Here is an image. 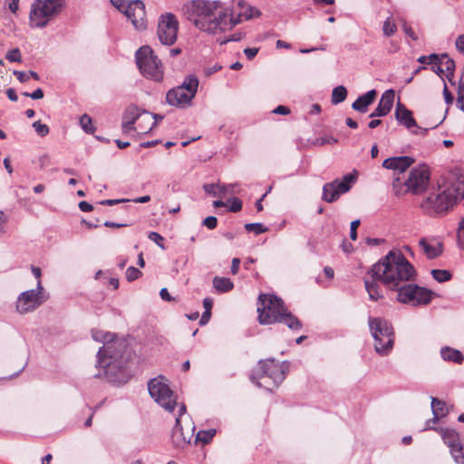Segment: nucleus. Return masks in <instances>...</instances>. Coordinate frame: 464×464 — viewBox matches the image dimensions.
I'll return each mask as SVG.
<instances>
[{"mask_svg": "<svg viewBox=\"0 0 464 464\" xmlns=\"http://www.w3.org/2000/svg\"><path fill=\"white\" fill-rule=\"evenodd\" d=\"M5 58L9 62H21V53L18 48H14L7 52Z\"/></svg>", "mask_w": 464, "mask_h": 464, "instance_id": "44", "label": "nucleus"}, {"mask_svg": "<svg viewBox=\"0 0 464 464\" xmlns=\"http://www.w3.org/2000/svg\"><path fill=\"white\" fill-rule=\"evenodd\" d=\"M441 358L446 362H451L458 364L462 363L464 356L462 353L450 346H444L440 349Z\"/></svg>", "mask_w": 464, "mask_h": 464, "instance_id": "26", "label": "nucleus"}, {"mask_svg": "<svg viewBox=\"0 0 464 464\" xmlns=\"http://www.w3.org/2000/svg\"><path fill=\"white\" fill-rule=\"evenodd\" d=\"M347 97V90L344 86L339 85L332 92L331 102L334 105L343 102Z\"/></svg>", "mask_w": 464, "mask_h": 464, "instance_id": "33", "label": "nucleus"}, {"mask_svg": "<svg viewBox=\"0 0 464 464\" xmlns=\"http://www.w3.org/2000/svg\"><path fill=\"white\" fill-rule=\"evenodd\" d=\"M96 367L102 368V372L95 373L94 376L104 375L111 382L125 383L130 377L127 359H123L122 355L119 356L118 353L103 356L102 349H99Z\"/></svg>", "mask_w": 464, "mask_h": 464, "instance_id": "5", "label": "nucleus"}, {"mask_svg": "<svg viewBox=\"0 0 464 464\" xmlns=\"http://www.w3.org/2000/svg\"><path fill=\"white\" fill-rule=\"evenodd\" d=\"M455 46L458 52L464 55V34H460L457 37Z\"/></svg>", "mask_w": 464, "mask_h": 464, "instance_id": "51", "label": "nucleus"}, {"mask_svg": "<svg viewBox=\"0 0 464 464\" xmlns=\"http://www.w3.org/2000/svg\"><path fill=\"white\" fill-rule=\"evenodd\" d=\"M402 29H403L405 34H407L411 40H413V41L418 40L417 34L413 32L411 27L409 26L406 23L403 24Z\"/></svg>", "mask_w": 464, "mask_h": 464, "instance_id": "52", "label": "nucleus"}, {"mask_svg": "<svg viewBox=\"0 0 464 464\" xmlns=\"http://www.w3.org/2000/svg\"><path fill=\"white\" fill-rule=\"evenodd\" d=\"M103 334H104V332L101 331V330H92V336L93 340H95L96 342L102 343H103V339H104Z\"/></svg>", "mask_w": 464, "mask_h": 464, "instance_id": "57", "label": "nucleus"}, {"mask_svg": "<svg viewBox=\"0 0 464 464\" xmlns=\"http://www.w3.org/2000/svg\"><path fill=\"white\" fill-rule=\"evenodd\" d=\"M80 125L84 132L92 134L95 131V127L92 124V120L88 114H83L80 118Z\"/></svg>", "mask_w": 464, "mask_h": 464, "instance_id": "37", "label": "nucleus"}, {"mask_svg": "<svg viewBox=\"0 0 464 464\" xmlns=\"http://www.w3.org/2000/svg\"><path fill=\"white\" fill-rule=\"evenodd\" d=\"M429 63L431 64V70L439 75L442 82L445 80L443 78L444 69L442 68V64L440 63V55L436 53H431L429 55Z\"/></svg>", "mask_w": 464, "mask_h": 464, "instance_id": "34", "label": "nucleus"}, {"mask_svg": "<svg viewBox=\"0 0 464 464\" xmlns=\"http://www.w3.org/2000/svg\"><path fill=\"white\" fill-rule=\"evenodd\" d=\"M24 96L25 97H30L34 100H38V99H42L44 97V92L41 88H37L35 91H34L33 92H24L22 93Z\"/></svg>", "mask_w": 464, "mask_h": 464, "instance_id": "47", "label": "nucleus"}, {"mask_svg": "<svg viewBox=\"0 0 464 464\" xmlns=\"http://www.w3.org/2000/svg\"><path fill=\"white\" fill-rule=\"evenodd\" d=\"M377 96L375 90L368 91L366 93L359 96L355 102L352 104V108L359 112L364 113L368 110V106L371 105Z\"/></svg>", "mask_w": 464, "mask_h": 464, "instance_id": "24", "label": "nucleus"}, {"mask_svg": "<svg viewBox=\"0 0 464 464\" xmlns=\"http://www.w3.org/2000/svg\"><path fill=\"white\" fill-rule=\"evenodd\" d=\"M215 434H216L215 429H210V430H199L196 435L195 441L196 442L200 441L203 444H207L211 441V440L213 439Z\"/></svg>", "mask_w": 464, "mask_h": 464, "instance_id": "36", "label": "nucleus"}, {"mask_svg": "<svg viewBox=\"0 0 464 464\" xmlns=\"http://www.w3.org/2000/svg\"><path fill=\"white\" fill-rule=\"evenodd\" d=\"M414 159L409 156H399L386 159L382 162V167L387 169H392L399 174L405 172L413 163Z\"/></svg>", "mask_w": 464, "mask_h": 464, "instance_id": "21", "label": "nucleus"}, {"mask_svg": "<svg viewBox=\"0 0 464 464\" xmlns=\"http://www.w3.org/2000/svg\"><path fill=\"white\" fill-rule=\"evenodd\" d=\"M130 199H128V198H121V199H104V200H102L100 202L101 205H103V206H114V205H117L119 203H123V202H130Z\"/></svg>", "mask_w": 464, "mask_h": 464, "instance_id": "50", "label": "nucleus"}, {"mask_svg": "<svg viewBox=\"0 0 464 464\" xmlns=\"http://www.w3.org/2000/svg\"><path fill=\"white\" fill-rule=\"evenodd\" d=\"M211 317V312L209 311H204V313L202 314L201 317H200V320H199V324L200 325H205L208 323L209 319Z\"/></svg>", "mask_w": 464, "mask_h": 464, "instance_id": "63", "label": "nucleus"}, {"mask_svg": "<svg viewBox=\"0 0 464 464\" xmlns=\"http://www.w3.org/2000/svg\"><path fill=\"white\" fill-rule=\"evenodd\" d=\"M213 286L218 293H227L234 288V284L229 278L215 276L213 278Z\"/></svg>", "mask_w": 464, "mask_h": 464, "instance_id": "28", "label": "nucleus"}, {"mask_svg": "<svg viewBox=\"0 0 464 464\" xmlns=\"http://www.w3.org/2000/svg\"><path fill=\"white\" fill-rule=\"evenodd\" d=\"M242 208V201L237 198H232L229 211L231 212H238Z\"/></svg>", "mask_w": 464, "mask_h": 464, "instance_id": "46", "label": "nucleus"}, {"mask_svg": "<svg viewBox=\"0 0 464 464\" xmlns=\"http://www.w3.org/2000/svg\"><path fill=\"white\" fill-rule=\"evenodd\" d=\"M290 362H276L275 359L260 360L250 374V380L258 387L268 391L277 388L289 372Z\"/></svg>", "mask_w": 464, "mask_h": 464, "instance_id": "4", "label": "nucleus"}, {"mask_svg": "<svg viewBox=\"0 0 464 464\" xmlns=\"http://www.w3.org/2000/svg\"><path fill=\"white\" fill-rule=\"evenodd\" d=\"M443 83H444L443 96H444V99H445V102L447 104H451L453 102V100H454L453 95L449 91L446 82H444Z\"/></svg>", "mask_w": 464, "mask_h": 464, "instance_id": "53", "label": "nucleus"}, {"mask_svg": "<svg viewBox=\"0 0 464 464\" xmlns=\"http://www.w3.org/2000/svg\"><path fill=\"white\" fill-rule=\"evenodd\" d=\"M79 208L83 212H90L93 209V207L92 204L88 203L87 201H81L79 203Z\"/></svg>", "mask_w": 464, "mask_h": 464, "instance_id": "62", "label": "nucleus"}, {"mask_svg": "<svg viewBox=\"0 0 464 464\" xmlns=\"http://www.w3.org/2000/svg\"><path fill=\"white\" fill-rule=\"evenodd\" d=\"M195 96L193 93L187 92L177 86L167 92L166 102L171 106L185 108L191 104Z\"/></svg>", "mask_w": 464, "mask_h": 464, "instance_id": "19", "label": "nucleus"}, {"mask_svg": "<svg viewBox=\"0 0 464 464\" xmlns=\"http://www.w3.org/2000/svg\"><path fill=\"white\" fill-rule=\"evenodd\" d=\"M365 277L364 286L372 301H378L383 295L380 290L382 282L391 290L397 292L400 303L412 306L427 305L434 297L439 296L435 292L416 284H411L416 276L414 266L399 250H392L379 262L374 264Z\"/></svg>", "mask_w": 464, "mask_h": 464, "instance_id": "1", "label": "nucleus"}, {"mask_svg": "<svg viewBox=\"0 0 464 464\" xmlns=\"http://www.w3.org/2000/svg\"><path fill=\"white\" fill-rule=\"evenodd\" d=\"M149 239L153 241L155 244H157L161 249H166V246L164 245V237L160 235L158 232L151 231L148 235Z\"/></svg>", "mask_w": 464, "mask_h": 464, "instance_id": "41", "label": "nucleus"}, {"mask_svg": "<svg viewBox=\"0 0 464 464\" xmlns=\"http://www.w3.org/2000/svg\"><path fill=\"white\" fill-rule=\"evenodd\" d=\"M209 10L202 12L200 22H209L217 25V34L231 30L237 24L233 20L232 10L218 1L205 0Z\"/></svg>", "mask_w": 464, "mask_h": 464, "instance_id": "9", "label": "nucleus"}, {"mask_svg": "<svg viewBox=\"0 0 464 464\" xmlns=\"http://www.w3.org/2000/svg\"><path fill=\"white\" fill-rule=\"evenodd\" d=\"M148 390L150 397L167 411L172 412L179 405L176 395L165 377L160 375L151 379L148 383Z\"/></svg>", "mask_w": 464, "mask_h": 464, "instance_id": "10", "label": "nucleus"}, {"mask_svg": "<svg viewBox=\"0 0 464 464\" xmlns=\"http://www.w3.org/2000/svg\"><path fill=\"white\" fill-rule=\"evenodd\" d=\"M397 31V25L392 21L391 17H388L382 24V33L384 36L390 37L393 35Z\"/></svg>", "mask_w": 464, "mask_h": 464, "instance_id": "38", "label": "nucleus"}, {"mask_svg": "<svg viewBox=\"0 0 464 464\" xmlns=\"http://www.w3.org/2000/svg\"><path fill=\"white\" fill-rule=\"evenodd\" d=\"M239 265H240V259L239 258L235 257V258L232 259L231 273L233 275H237L238 273Z\"/></svg>", "mask_w": 464, "mask_h": 464, "instance_id": "61", "label": "nucleus"}, {"mask_svg": "<svg viewBox=\"0 0 464 464\" xmlns=\"http://www.w3.org/2000/svg\"><path fill=\"white\" fill-rule=\"evenodd\" d=\"M430 181L429 168L425 164L419 165L411 169L406 179L394 178L392 190L395 196L401 197L407 193L420 194L428 187Z\"/></svg>", "mask_w": 464, "mask_h": 464, "instance_id": "6", "label": "nucleus"}, {"mask_svg": "<svg viewBox=\"0 0 464 464\" xmlns=\"http://www.w3.org/2000/svg\"><path fill=\"white\" fill-rule=\"evenodd\" d=\"M179 22L171 13L162 14L158 24V37L161 44L171 45L177 40Z\"/></svg>", "mask_w": 464, "mask_h": 464, "instance_id": "14", "label": "nucleus"}, {"mask_svg": "<svg viewBox=\"0 0 464 464\" xmlns=\"http://www.w3.org/2000/svg\"><path fill=\"white\" fill-rule=\"evenodd\" d=\"M237 5L238 10L237 11V18H235L234 14H232L233 20L237 21V24L242 22L243 20H248L254 17H257L260 14L258 9L247 5L244 1H239Z\"/></svg>", "mask_w": 464, "mask_h": 464, "instance_id": "23", "label": "nucleus"}, {"mask_svg": "<svg viewBox=\"0 0 464 464\" xmlns=\"http://www.w3.org/2000/svg\"><path fill=\"white\" fill-rule=\"evenodd\" d=\"M160 295L162 300L170 302L173 300V297L169 295L167 288H162L160 292Z\"/></svg>", "mask_w": 464, "mask_h": 464, "instance_id": "64", "label": "nucleus"}, {"mask_svg": "<svg viewBox=\"0 0 464 464\" xmlns=\"http://www.w3.org/2000/svg\"><path fill=\"white\" fill-rule=\"evenodd\" d=\"M33 127L36 133L41 137H44L49 133V127L46 124L42 123L40 121H34L33 123Z\"/></svg>", "mask_w": 464, "mask_h": 464, "instance_id": "40", "label": "nucleus"}, {"mask_svg": "<svg viewBox=\"0 0 464 464\" xmlns=\"http://www.w3.org/2000/svg\"><path fill=\"white\" fill-rule=\"evenodd\" d=\"M258 301L260 303L257 307L259 324L281 323L295 331L302 328V323L287 310L280 297L275 295L261 294L258 296Z\"/></svg>", "mask_w": 464, "mask_h": 464, "instance_id": "2", "label": "nucleus"}, {"mask_svg": "<svg viewBox=\"0 0 464 464\" xmlns=\"http://www.w3.org/2000/svg\"><path fill=\"white\" fill-rule=\"evenodd\" d=\"M395 97V92L392 89L385 91L378 103V106L370 114V118L386 116L392 110Z\"/></svg>", "mask_w": 464, "mask_h": 464, "instance_id": "20", "label": "nucleus"}, {"mask_svg": "<svg viewBox=\"0 0 464 464\" xmlns=\"http://www.w3.org/2000/svg\"><path fill=\"white\" fill-rule=\"evenodd\" d=\"M179 417L176 418L175 426L172 429L171 440L173 444L178 448H182L190 441V437L187 439L184 436L183 429L180 425L179 417L186 412V406L184 403L179 405Z\"/></svg>", "mask_w": 464, "mask_h": 464, "instance_id": "22", "label": "nucleus"}, {"mask_svg": "<svg viewBox=\"0 0 464 464\" xmlns=\"http://www.w3.org/2000/svg\"><path fill=\"white\" fill-rule=\"evenodd\" d=\"M258 53V48H246L244 53L248 60H252Z\"/></svg>", "mask_w": 464, "mask_h": 464, "instance_id": "58", "label": "nucleus"}, {"mask_svg": "<svg viewBox=\"0 0 464 464\" xmlns=\"http://www.w3.org/2000/svg\"><path fill=\"white\" fill-rule=\"evenodd\" d=\"M419 245L421 246L423 252L427 256L429 259H434L441 255L443 250V245L441 242L433 240V243H430L426 238H421L419 242Z\"/></svg>", "mask_w": 464, "mask_h": 464, "instance_id": "25", "label": "nucleus"}, {"mask_svg": "<svg viewBox=\"0 0 464 464\" xmlns=\"http://www.w3.org/2000/svg\"><path fill=\"white\" fill-rule=\"evenodd\" d=\"M431 411L432 415L440 418L446 417L449 413L445 401L434 397L431 398Z\"/></svg>", "mask_w": 464, "mask_h": 464, "instance_id": "30", "label": "nucleus"}, {"mask_svg": "<svg viewBox=\"0 0 464 464\" xmlns=\"http://www.w3.org/2000/svg\"><path fill=\"white\" fill-rule=\"evenodd\" d=\"M205 0H192L184 4L182 12L184 16L193 23L197 28L211 34H217V25L208 22H200L199 18L203 11L208 10Z\"/></svg>", "mask_w": 464, "mask_h": 464, "instance_id": "12", "label": "nucleus"}, {"mask_svg": "<svg viewBox=\"0 0 464 464\" xmlns=\"http://www.w3.org/2000/svg\"><path fill=\"white\" fill-rule=\"evenodd\" d=\"M123 14L131 21L133 26L138 30L146 28L145 5L140 0H133L127 4Z\"/></svg>", "mask_w": 464, "mask_h": 464, "instance_id": "17", "label": "nucleus"}, {"mask_svg": "<svg viewBox=\"0 0 464 464\" xmlns=\"http://www.w3.org/2000/svg\"><path fill=\"white\" fill-rule=\"evenodd\" d=\"M368 324L376 353L382 356L387 355L394 343V331L392 324L381 317H369Z\"/></svg>", "mask_w": 464, "mask_h": 464, "instance_id": "8", "label": "nucleus"}, {"mask_svg": "<svg viewBox=\"0 0 464 464\" xmlns=\"http://www.w3.org/2000/svg\"><path fill=\"white\" fill-rule=\"evenodd\" d=\"M104 339H103V347H102V354L103 356H107L110 354H116L113 351V343H115L116 334L110 333V332H104Z\"/></svg>", "mask_w": 464, "mask_h": 464, "instance_id": "31", "label": "nucleus"}, {"mask_svg": "<svg viewBox=\"0 0 464 464\" xmlns=\"http://www.w3.org/2000/svg\"><path fill=\"white\" fill-rule=\"evenodd\" d=\"M241 39H242V34H240V33L234 34L229 35L226 39H224L221 42V44H226V43H228V42H237V41H239Z\"/></svg>", "mask_w": 464, "mask_h": 464, "instance_id": "60", "label": "nucleus"}, {"mask_svg": "<svg viewBox=\"0 0 464 464\" xmlns=\"http://www.w3.org/2000/svg\"><path fill=\"white\" fill-rule=\"evenodd\" d=\"M441 418L439 417V416H434L431 418V419H429L426 423H425V427L422 430H439L438 429L434 428L432 425L433 424H436Z\"/></svg>", "mask_w": 464, "mask_h": 464, "instance_id": "49", "label": "nucleus"}, {"mask_svg": "<svg viewBox=\"0 0 464 464\" xmlns=\"http://www.w3.org/2000/svg\"><path fill=\"white\" fill-rule=\"evenodd\" d=\"M273 112L280 115H287L290 113V109L286 106L279 105L273 111Z\"/></svg>", "mask_w": 464, "mask_h": 464, "instance_id": "59", "label": "nucleus"}, {"mask_svg": "<svg viewBox=\"0 0 464 464\" xmlns=\"http://www.w3.org/2000/svg\"><path fill=\"white\" fill-rule=\"evenodd\" d=\"M202 225L206 226L208 229H214L218 226V219L214 216H209L203 220Z\"/></svg>", "mask_w": 464, "mask_h": 464, "instance_id": "45", "label": "nucleus"}, {"mask_svg": "<svg viewBox=\"0 0 464 464\" xmlns=\"http://www.w3.org/2000/svg\"><path fill=\"white\" fill-rule=\"evenodd\" d=\"M439 55H440V63L445 67L444 72H446V78L451 84H454L453 78H454V72H455V68H456L454 60L450 58V56L446 53L439 54Z\"/></svg>", "mask_w": 464, "mask_h": 464, "instance_id": "27", "label": "nucleus"}, {"mask_svg": "<svg viewBox=\"0 0 464 464\" xmlns=\"http://www.w3.org/2000/svg\"><path fill=\"white\" fill-rule=\"evenodd\" d=\"M245 229L247 232H254L256 235H259L267 231V228L261 223H248L245 225Z\"/></svg>", "mask_w": 464, "mask_h": 464, "instance_id": "39", "label": "nucleus"}, {"mask_svg": "<svg viewBox=\"0 0 464 464\" xmlns=\"http://www.w3.org/2000/svg\"><path fill=\"white\" fill-rule=\"evenodd\" d=\"M141 275L142 273L134 266H130L126 270V278L129 282L138 279Z\"/></svg>", "mask_w": 464, "mask_h": 464, "instance_id": "43", "label": "nucleus"}, {"mask_svg": "<svg viewBox=\"0 0 464 464\" xmlns=\"http://www.w3.org/2000/svg\"><path fill=\"white\" fill-rule=\"evenodd\" d=\"M14 74L16 76L20 82H27L29 81V73L20 71H14Z\"/></svg>", "mask_w": 464, "mask_h": 464, "instance_id": "54", "label": "nucleus"}, {"mask_svg": "<svg viewBox=\"0 0 464 464\" xmlns=\"http://www.w3.org/2000/svg\"><path fill=\"white\" fill-rule=\"evenodd\" d=\"M444 443L450 449V454L458 464H464L463 447L459 433L451 429L439 430Z\"/></svg>", "mask_w": 464, "mask_h": 464, "instance_id": "16", "label": "nucleus"}, {"mask_svg": "<svg viewBox=\"0 0 464 464\" xmlns=\"http://www.w3.org/2000/svg\"><path fill=\"white\" fill-rule=\"evenodd\" d=\"M463 198L464 181L459 180L443 189L439 188L436 191L430 192L422 200L420 208L430 217L444 215Z\"/></svg>", "mask_w": 464, "mask_h": 464, "instance_id": "3", "label": "nucleus"}, {"mask_svg": "<svg viewBox=\"0 0 464 464\" xmlns=\"http://www.w3.org/2000/svg\"><path fill=\"white\" fill-rule=\"evenodd\" d=\"M178 87L181 88L182 90L186 91L187 92L193 93L194 95L197 94L198 88V79L194 74H189L185 77L184 81Z\"/></svg>", "mask_w": 464, "mask_h": 464, "instance_id": "29", "label": "nucleus"}, {"mask_svg": "<svg viewBox=\"0 0 464 464\" xmlns=\"http://www.w3.org/2000/svg\"><path fill=\"white\" fill-rule=\"evenodd\" d=\"M395 117L399 123L404 125L407 129L411 130V128H415V130H411L413 134H427L428 129L419 127L412 116V112L400 102L396 105Z\"/></svg>", "mask_w": 464, "mask_h": 464, "instance_id": "18", "label": "nucleus"}, {"mask_svg": "<svg viewBox=\"0 0 464 464\" xmlns=\"http://www.w3.org/2000/svg\"><path fill=\"white\" fill-rule=\"evenodd\" d=\"M203 188H204V191L207 194H209V195H211L213 197H218V198H222L223 197V193L222 192H218V185L217 184H214V183L205 184L203 186Z\"/></svg>", "mask_w": 464, "mask_h": 464, "instance_id": "42", "label": "nucleus"}, {"mask_svg": "<svg viewBox=\"0 0 464 464\" xmlns=\"http://www.w3.org/2000/svg\"><path fill=\"white\" fill-rule=\"evenodd\" d=\"M359 225H360L359 219H355V220L352 221V223H351L350 237L352 240L357 239V228H358Z\"/></svg>", "mask_w": 464, "mask_h": 464, "instance_id": "48", "label": "nucleus"}, {"mask_svg": "<svg viewBox=\"0 0 464 464\" xmlns=\"http://www.w3.org/2000/svg\"><path fill=\"white\" fill-rule=\"evenodd\" d=\"M148 113L146 111H140V109L136 105H130L126 108L122 115V120L127 121V123H135L137 119L142 114Z\"/></svg>", "mask_w": 464, "mask_h": 464, "instance_id": "32", "label": "nucleus"}, {"mask_svg": "<svg viewBox=\"0 0 464 464\" xmlns=\"http://www.w3.org/2000/svg\"><path fill=\"white\" fill-rule=\"evenodd\" d=\"M431 276L439 283L450 281L452 277L451 273L445 269H433L431 270Z\"/></svg>", "mask_w": 464, "mask_h": 464, "instance_id": "35", "label": "nucleus"}, {"mask_svg": "<svg viewBox=\"0 0 464 464\" xmlns=\"http://www.w3.org/2000/svg\"><path fill=\"white\" fill-rule=\"evenodd\" d=\"M136 63L140 72L147 78L160 82L163 78V69L160 60L158 59L152 49L144 45L135 54Z\"/></svg>", "mask_w": 464, "mask_h": 464, "instance_id": "11", "label": "nucleus"}, {"mask_svg": "<svg viewBox=\"0 0 464 464\" xmlns=\"http://www.w3.org/2000/svg\"><path fill=\"white\" fill-rule=\"evenodd\" d=\"M234 187H235V184H228V185H222V186L218 185V192L223 193V197H224L228 192L234 193V190H233Z\"/></svg>", "mask_w": 464, "mask_h": 464, "instance_id": "55", "label": "nucleus"}, {"mask_svg": "<svg viewBox=\"0 0 464 464\" xmlns=\"http://www.w3.org/2000/svg\"><path fill=\"white\" fill-rule=\"evenodd\" d=\"M355 180L356 177L349 173L344 175L341 179H336L332 182L324 184L323 187L322 199L328 203L336 201L342 194L351 189Z\"/></svg>", "mask_w": 464, "mask_h": 464, "instance_id": "13", "label": "nucleus"}, {"mask_svg": "<svg viewBox=\"0 0 464 464\" xmlns=\"http://www.w3.org/2000/svg\"><path fill=\"white\" fill-rule=\"evenodd\" d=\"M111 3L113 6H115L119 11L122 13L128 4L125 0H111Z\"/></svg>", "mask_w": 464, "mask_h": 464, "instance_id": "56", "label": "nucleus"}, {"mask_svg": "<svg viewBox=\"0 0 464 464\" xmlns=\"http://www.w3.org/2000/svg\"><path fill=\"white\" fill-rule=\"evenodd\" d=\"M64 0H34L29 13L32 28H44L57 16L64 6Z\"/></svg>", "mask_w": 464, "mask_h": 464, "instance_id": "7", "label": "nucleus"}, {"mask_svg": "<svg viewBox=\"0 0 464 464\" xmlns=\"http://www.w3.org/2000/svg\"><path fill=\"white\" fill-rule=\"evenodd\" d=\"M42 285L41 281L37 282V288L25 291L22 293L16 302V309L21 314H25L27 312L33 311L36 309L43 303L42 300Z\"/></svg>", "mask_w": 464, "mask_h": 464, "instance_id": "15", "label": "nucleus"}]
</instances>
